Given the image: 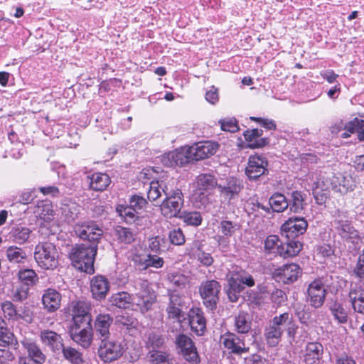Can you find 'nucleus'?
<instances>
[{
  "label": "nucleus",
  "mask_w": 364,
  "mask_h": 364,
  "mask_svg": "<svg viewBox=\"0 0 364 364\" xmlns=\"http://www.w3.org/2000/svg\"><path fill=\"white\" fill-rule=\"evenodd\" d=\"M188 151H184L183 150H175L164 154L161 157V162L163 164L168 167L174 166H184L188 163L190 156H187Z\"/></svg>",
  "instance_id": "obj_26"
},
{
  "label": "nucleus",
  "mask_w": 364,
  "mask_h": 364,
  "mask_svg": "<svg viewBox=\"0 0 364 364\" xmlns=\"http://www.w3.org/2000/svg\"><path fill=\"white\" fill-rule=\"evenodd\" d=\"M218 149V144L213 141H200L188 148L190 159L199 161L214 155Z\"/></svg>",
  "instance_id": "obj_17"
},
{
  "label": "nucleus",
  "mask_w": 364,
  "mask_h": 364,
  "mask_svg": "<svg viewBox=\"0 0 364 364\" xmlns=\"http://www.w3.org/2000/svg\"><path fill=\"white\" fill-rule=\"evenodd\" d=\"M333 227L339 236L346 242L351 243L353 246L358 244L360 240L358 231L353 226L349 220L348 213L338 209L333 215Z\"/></svg>",
  "instance_id": "obj_4"
},
{
  "label": "nucleus",
  "mask_w": 364,
  "mask_h": 364,
  "mask_svg": "<svg viewBox=\"0 0 364 364\" xmlns=\"http://www.w3.org/2000/svg\"><path fill=\"white\" fill-rule=\"evenodd\" d=\"M242 188V182L235 177L228 178L225 181L218 184L220 196L229 203L232 200L237 198Z\"/></svg>",
  "instance_id": "obj_18"
},
{
  "label": "nucleus",
  "mask_w": 364,
  "mask_h": 364,
  "mask_svg": "<svg viewBox=\"0 0 364 364\" xmlns=\"http://www.w3.org/2000/svg\"><path fill=\"white\" fill-rule=\"evenodd\" d=\"M175 343L178 353L191 364H199L200 359L197 348L187 335L180 333L176 337Z\"/></svg>",
  "instance_id": "obj_8"
},
{
  "label": "nucleus",
  "mask_w": 364,
  "mask_h": 364,
  "mask_svg": "<svg viewBox=\"0 0 364 364\" xmlns=\"http://www.w3.org/2000/svg\"><path fill=\"white\" fill-rule=\"evenodd\" d=\"M182 306L183 298L175 292L170 293L169 302L166 308L168 318L181 321V318H183Z\"/></svg>",
  "instance_id": "obj_28"
},
{
  "label": "nucleus",
  "mask_w": 364,
  "mask_h": 364,
  "mask_svg": "<svg viewBox=\"0 0 364 364\" xmlns=\"http://www.w3.org/2000/svg\"><path fill=\"white\" fill-rule=\"evenodd\" d=\"M168 279L171 284L178 288H183L189 282L188 277L180 272L169 274Z\"/></svg>",
  "instance_id": "obj_54"
},
{
  "label": "nucleus",
  "mask_w": 364,
  "mask_h": 364,
  "mask_svg": "<svg viewBox=\"0 0 364 364\" xmlns=\"http://www.w3.org/2000/svg\"><path fill=\"white\" fill-rule=\"evenodd\" d=\"M22 320L26 323H31L33 321V314L29 307L24 306L17 311L16 318L15 321Z\"/></svg>",
  "instance_id": "obj_59"
},
{
  "label": "nucleus",
  "mask_w": 364,
  "mask_h": 364,
  "mask_svg": "<svg viewBox=\"0 0 364 364\" xmlns=\"http://www.w3.org/2000/svg\"><path fill=\"white\" fill-rule=\"evenodd\" d=\"M146 269L149 267L161 268L164 264V259L157 255L147 254Z\"/></svg>",
  "instance_id": "obj_62"
},
{
  "label": "nucleus",
  "mask_w": 364,
  "mask_h": 364,
  "mask_svg": "<svg viewBox=\"0 0 364 364\" xmlns=\"http://www.w3.org/2000/svg\"><path fill=\"white\" fill-rule=\"evenodd\" d=\"M134 287L136 291L134 296H132L125 291L114 294L110 298L111 304L120 309H127L133 303L142 314L149 311L156 301V296L150 291L148 282L136 280Z\"/></svg>",
  "instance_id": "obj_2"
},
{
  "label": "nucleus",
  "mask_w": 364,
  "mask_h": 364,
  "mask_svg": "<svg viewBox=\"0 0 364 364\" xmlns=\"http://www.w3.org/2000/svg\"><path fill=\"white\" fill-rule=\"evenodd\" d=\"M68 309L73 318V326H81L83 323H90V306L86 301L74 300L69 304Z\"/></svg>",
  "instance_id": "obj_13"
},
{
  "label": "nucleus",
  "mask_w": 364,
  "mask_h": 364,
  "mask_svg": "<svg viewBox=\"0 0 364 364\" xmlns=\"http://www.w3.org/2000/svg\"><path fill=\"white\" fill-rule=\"evenodd\" d=\"M33 213L44 222L51 221L55 214L52 203L47 200L38 201L33 208Z\"/></svg>",
  "instance_id": "obj_31"
},
{
  "label": "nucleus",
  "mask_w": 364,
  "mask_h": 364,
  "mask_svg": "<svg viewBox=\"0 0 364 364\" xmlns=\"http://www.w3.org/2000/svg\"><path fill=\"white\" fill-rule=\"evenodd\" d=\"M221 129L225 132H235L239 129L237 122L235 118L220 119L219 121Z\"/></svg>",
  "instance_id": "obj_58"
},
{
  "label": "nucleus",
  "mask_w": 364,
  "mask_h": 364,
  "mask_svg": "<svg viewBox=\"0 0 364 364\" xmlns=\"http://www.w3.org/2000/svg\"><path fill=\"white\" fill-rule=\"evenodd\" d=\"M1 306L5 318H6L9 320H16L17 310L16 306L11 301H5L1 304Z\"/></svg>",
  "instance_id": "obj_55"
},
{
  "label": "nucleus",
  "mask_w": 364,
  "mask_h": 364,
  "mask_svg": "<svg viewBox=\"0 0 364 364\" xmlns=\"http://www.w3.org/2000/svg\"><path fill=\"white\" fill-rule=\"evenodd\" d=\"M197 259L204 266L209 267L213 263V258L210 253L199 251L196 255Z\"/></svg>",
  "instance_id": "obj_63"
},
{
  "label": "nucleus",
  "mask_w": 364,
  "mask_h": 364,
  "mask_svg": "<svg viewBox=\"0 0 364 364\" xmlns=\"http://www.w3.org/2000/svg\"><path fill=\"white\" fill-rule=\"evenodd\" d=\"M31 232L28 228L18 225L12 228L10 237L14 242L23 244L28 241Z\"/></svg>",
  "instance_id": "obj_38"
},
{
  "label": "nucleus",
  "mask_w": 364,
  "mask_h": 364,
  "mask_svg": "<svg viewBox=\"0 0 364 364\" xmlns=\"http://www.w3.org/2000/svg\"><path fill=\"white\" fill-rule=\"evenodd\" d=\"M87 178L90 180V188L95 191H105L111 183L109 176L104 173H94Z\"/></svg>",
  "instance_id": "obj_32"
},
{
  "label": "nucleus",
  "mask_w": 364,
  "mask_h": 364,
  "mask_svg": "<svg viewBox=\"0 0 364 364\" xmlns=\"http://www.w3.org/2000/svg\"><path fill=\"white\" fill-rule=\"evenodd\" d=\"M348 296L354 311L364 314V288L360 284H351Z\"/></svg>",
  "instance_id": "obj_27"
},
{
  "label": "nucleus",
  "mask_w": 364,
  "mask_h": 364,
  "mask_svg": "<svg viewBox=\"0 0 364 364\" xmlns=\"http://www.w3.org/2000/svg\"><path fill=\"white\" fill-rule=\"evenodd\" d=\"M61 295L55 289H48L42 296L43 307L48 312H54L60 306Z\"/></svg>",
  "instance_id": "obj_29"
},
{
  "label": "nucleus",
  "mask_w": 364,
  "mask_h": 364,
  "mask_svg": "<svg viewBox=\"0 0 364 364\" xmlns=\"http://www.w3.org/2000/svg\"><path fill=\"white\" fill-rule=\"evenodd\" d=\"M274 324L282 333L286 331L290 337H294L298 328L294 318L289 312H284L278 316H275L269 320Z\"/></svg>",
  "instance_id": "obj_22"
},
{
  "label": "nucleus",
  "mask_w": 364,
  "mask_h": 364,
  "mask_svg": "<svg viewBox=\"0 0 364 364\" xmlns=\"http://www.w3.org/2000/svg\"><path fill=\"white\" fill-rule=\"evenodd\" d=\"M351 133L358 132L360 140H364V120L355 118L348 127Z\"/></svg>",
  "instance_id": "obj_57"
},
{
  "label": "nucleus",
  "mask_w": 364,
  "mask_h": 364,
  "mask_svg": "<svg viewBox=\"0 0 364 364\" xmlns=\"http://www.w3.org/2000/svg\"><path fill=\"white\" fill-rule=\"evenodd\" d=\"M60 352L65 360H68L70 364H82V353L76 348L71 346H63Z\"/></svg>",
  "instance_id": "obj_36"
},
{
  "label": "nucleus",
  "mask_w": 364,
  "mask_h": 364,
  "mask_svg": "<svg viewBox=\"0 0 364 364\" xmlns=\"http://www.w3.org/2000/svg\"><path fill=\"white\" fill-rule=\"evenodd\" d=\"M18 278L23 283L21 285H32L35 283L37 279V274L34 270L31 269H25L19 271Z\"/></svg>",
  "instance_id": "obj_52"
},
{
  "label": "nucleus",
  "mask_w": 364,
  "mask_h": 364,
  "mask_svg": "<svg viewBox=\"0 0 364 364\" xmlns=\"http://www.w3.org/2000/svg\"><path fill=\"white\" fill-rule=\"evenodd\" d=\"M116 210L119 215L127 223L132 224L134 223L139 218L138 212L129 205H118Z\"/></svg>",
  "instance_id": "obj_39"
},
{
  "label": "nucleus",
  "mask_w": 364,
  "mask_h": 364,
  "mask_svg": "<svg viewBox=\"0 0 364 364\" xmlns=\"http://www.w3.org/2000/svg\"><path fill=\"white\" fill-rule=\"evenodd\" d=\"M191 330L198 336H202L206 330V319L200 308H192L188 314Z\"/></svg>",
  "instance_id": "obj_24"
},
{
  "label": "nucleus",
  "mask_w": 364,
  "mask_h": 364,
  "mask_svg": "<svg viewBox=\"0 0 364 364\" xmlns=\"http://www.w3.org/2000/svg\"><path fill=\"white\" fill-rule=\"evenodd\" d=\"M80 327L73 326L70 331V338L77 345L87 349L90 348L93 341L95 333L90 323L85 328H80Z\"/></svg>",
  "instance_id": "obj_19"
},
{
  "label": "nucleus",
  "mask_w": 364,
  "mask_h": 364,
  "mask_svg": "<svg viewBox=\"0 0 364 364\" xmlns=\"http://www.w3.org/2000/svg\"><path fill=\"white\" fill-rule=\"evenodd\" d=\"M268 161L265 156L259 154L250 156L245 174L250 181H255L262 176L268 174Z\"/></svg>",
  "instance_id": "obj_11"
},
{
  "label": "nucleus",
  "mask_w": 364,
  "mask_h": 364,
  "mask_svg": "<svg viewBox=\"0 0 364 364\" xmlns=\"http://www.w3.org/2000/svg\"><path fill=\"white\" fill-rule=\"evenodd\" d=\"M24 351L25 355L18 358L19 364H43L46 355L40 346L33 338L23 337L18 342Z\"/></svg>",
  "instance_id": "obj_6"
},
{
  "label": "nucleus",
  "mask_w": 364,
  "mask_h": 364,
  "mask_svg": "<svg viewBox=\"0 0 364 364\" xmlns=\"http://www.w3.org/2000/svg\"><path fill=\"white\" fill-rule=\"evenodd\" d=\"M304 196L301 191H294L291 194V200L289 202L290 210L299 213L304 209Z\"/></svg>",
  "instance_id": "obj_46"
},
{
  "label": "nucleus",
  "mask_w": 364,
  "mask_h": 364,
  "mask_svg": "<svg viewBox=\"0 0 364 364\" xmlns=\"http://www.w3.org/2000/svg\"><path fill=\"white\" fill-rule=\"evenodd\" d=\"M302 244L295 239H287L285 242L280 244V256L290 257L296 256L301 250Z\"/></svg>",
  "instance_id": "obj_34"
},
{
  "label": "nucleus",
  "mask_w": 364,
  "mask_h": 364,
  "mask_svg": "<svg viewBox=\"0 0 364 364\" xmlns=\"http://www.w3.org/2000/svg\"><path fill=\"white\" fill-rule=\"evenodd\" d=\"M329 186L324 184L323 181H318L315 188L313 190V195L316 203L323 205L328 198Z\"/></svg>",
  "instance_id": "obj_42"
},
{
  "label": "nucleus",
  "mask_w": 364,
  "mask_h": 364,
  "mask_svg": "<svg viewBox=\"0 0 364 364\" xmlns=\"http://www.w3.org/2000/svg\"><path fill=\"white\" fill-rule=\"evenodd\" d=\"M39 337L42 343L49 347L53 353H60L64 344L60 334L51 330L44 329L40 331Z\"/></svg>",
  "instance_id": "obj_23"
},
{
  "label": "nucleus",
  "mask_w": 364,
  "mask_h": 364,
  "mask_svg": "<svg viewBox=\"0 0 364 364\" xmlns=\"http://www.w3.org/2000/svg\"><path fill=\"white\" fill-rule=\"evenodd\" d=\"M9 346H11L14 349H17L19 346V343L15 335L4 326L2 327V329H0V346L6 347Z\"/></svg>",
  "instance_id": "obj_40"
},
{
  "label": "nucleus",
  "mask_w": 364,
  "mask_h": 364,
  "mask_svg": "<svg viewBox=\"0 0 364 364\" xmlns=\"http://www.w3.org/2000/svg\"><path fill=\"white\" fill-rule=\"evenodd\" d=\"M235 329L237 333H247L251 329V321L249 319L248 314L241 311L235 318Z\"/></svg>",
  "instance_id": "obj_41"
},
{
  "label": "nucleus",
  "mask_w": 364,
  "mask_h": 364,
  "mask_svg": "<svg viewBox=\"0 0 364 364\" xmlns=\"http://www.w3.org/2000/svg\"><path fill=\"white\" fill-rule=\"evenodd\" d=\"M308 223L304 218H289L281 227L282 236L287 239H296L307 229Z\"/></svg>",
  "instance_id": "obj_14"
},
{
  "label": "nucleus",
  "mask_w": 364,
  "mask_h": 364,
  "mask_svg": "<svg viewBox=\"0 0 364 364\" xmlns=\"http://www.w3.org/2000/svg\"><path fill=\"white\" fill-rule=\"evenodd\" d=\"M74 230L82 240L90 242V245H97L104 232L103 230L93 221L77 223Z\"/></svg>",
  "instance_id": "obj_10"
},
{
  "label": "nucleus",
  "mask_w": 364,
  "mask_h": 364,
  "mask_svg": "<svg viewBox=\"0 0 364 364\" xmlns=\"http://www.w3.org/2000/svg\"><path fill=\"white\" fill-rule=\"evenodd\" d=\"M97 251V244L87 245L83 243L76 245L71 249L69 257L75 268L87 274H93L95 272L94 262Z\"/></svg>",
  "instance_id": "obj_3"
},
{
  "label": "nucleus",
  "mask_w": 364,
  "mask_h": 364,
  "mask_svg": "<svg viewBox=\"0 0 364 364\" xmlns=\"http://www.w3.org/2000/svg\"><path fill=\"white\" fill-rule=\"evenodd\" d=\"M6 256L9 262L13 263H25L27 259L26 252L16 246H11L7 249Z\"/></svg>",
  "instance_id": "obj_43"
},
{
  "label": "nucleus",
  "mask_w": 364,
  "mask_h": 364,
  "mask_svg": "<svg viewBox=\"0 0 364 364\" xmlns=\"http://www.w3.org/2000/svg\"><path fill=\"white\" fill-rule=\"evenodd\" d=\"M178 218L188 225L198 226L202 222L201 215L198 211H183Z\"/></svg>",
  "instance_id": "obj_44"
},
{
  "label": "nucleus",
  "mask_w": 364,
  "mask_h": 364,
  "mask_svg": "<svg viewBox=\"0 0 364 364\" xmlns=\"http://www.w3.org/2000/svg\"><path fill=\"white\" fill-rule=\"evenodd\" d=\"M147 198L155 203L154 205H160L161 214L166 218H178L181 213L184 198L176 178L166 176L162 180L151 181Z\"/></svg>",
  "instance_id": "obj_1"
},
{
  "label": "nucleus",
  "mask_w": 364,
  "mask_h": 364,
  "mask_svg": "<svg viewBox=\"0 0 364 364\" xmlns=\"http://www.w3.org/2000/svg\"><path fill=\"white\" fill-rule=\"evenodd\" d=\"M283 333L270 321L265 326L264 336L267 344L271 347H275L280 342Z\"/></svg>",
  "instance_id": "obj_33"
},
{
  "label": "nucleus",
  "mask_w": 364,
  "mask_h": 364,
  "mask_svg": "<svg viewBox=\"0 0 364 364\" xmlns=\"http://www.w3.org/2000/svg\"><path fill=\"white\" fill-rule=\"evenodd\" d=\"M330 310L334 318L341 323H346L348 321V314L343 305L338 302H335L330 307Z\"/></svg>",
  "instance_id": "obj_50"
},
{
  "label": "nucleus",
  "mask_w": 364,
  "mask_h": 364,
  "mask_svg": "<svg viewBox=\"0 0 364 364\" xmlns=\"http://www.w3.org/2000/svg\"><path fill=\"white\" fill-rule=\"evenodd\" d=\"M115 322L119 326H124L127 329L135 328L137 323L136 318L128 314L117 316Z\"/></svg>",
  "instance_id": "obj_56"
},
{
  "label": "nucleus",
  "mask_w": 364,
  "mask_h": 364,
  "mask_svg": "<svg viewBox=\"0 0 364 364\" xmlns=\"http://www.w3.org/2000/svg\"><path fill=\"white\" fill-rule=\"evenodd\" d=\"M220 289V283L214 279L202 282L199 287V293L203 303L210 310L215 309L217 307Z\"/></svg>",
  "instance_id": "obj_9"
},
{
  "label": "nucleus",
  "mask_w": 364,
  "mask_h": 364,
  "mask_svg": "<svg viewBox=\"0 0 364 364\" xmlns=\"http://www.w3.org/2000/svg\"><path fill=\"white\" fill-rule=\"evenodd\" d=\"M109 288V282L105 276L96 275L90 280V291L95 300L102 301L105 299Z\"/></svg>",
  "instance_id": "obj_21"
},
{
  "label": "nucleus",
  "mask_w": 364,
  "mask_h": 364,
  "mask_svg": "<svg viewBox=\"0 0 364 364\" xmlns=\"http://www.w3.org/2000/svg\"><path fill=\"white\" fill-rule=\"evenodd\" d=\"M218 228L222 234V236L219 237L218 242L222 245L225 242V237H230L235 235L236 230L240 229V225L230 220H223L220 221Z\"/></svg>",
  "instance_id": "obj_35"
},
{
  "label": "nucleus",
  "mask_w": 364,
  "mask_h": 364,
  "mask_svg": "<svg viewBox=\"0 0 364 364\" xmlns=\"http://www.w3.org/2000/svg\"><path fill=\"white\" fill-rule=\"evenodd\" d=\"M301 275V269L295 263L284 264L276 269L272 273V277L275 281L284 284L294 283Z\"/></svg>",
  "instance_id": "obj_15"
},
{
  "label": "nucleus",
  "mask_w": 364,
  "mask_h": 364,
  "mask_svg": "<svg viewBox=\"0 0 364 364\" xmlns=\"http://www.w3.org/2000/svg\"><path fill=\"white\" fill-rule=\"evenodd\" d=\"M151 364H170L171 358L169 353L161 350L150 351Z\"/></svg>",
  "instance_id": "obj_51"
},
{
  "label": "nucleus",
  "mask_w": 364,
  "mask_h": 364,
  "mask_svg": "<svg viewBox=\"0 0 364 364\" xmlns=\"http://www.w3.org/2000/svg\"><path fill=\"white\" fill-rule=\"evenodd\" d=\"M168 237L171 242L175 245H181L185 242V236L180 228L170 231Z\"/></svg>",
  "instance_id": "obj_61"
},
{
  "label": "nucleus",
  "mask_w": 364,
  "mask_h": 364,
  "mask_svg": "<svg viewBox=\"0 0 364 364\" xmlns=\"http://www.w3.org/2000/svg\"><path fill=\"white\" fill-rule=\"evenodd\" d=\"M271 300L273 303L280 305L287 300V295L284 291L275 289L271 294Z\"/></svg>",
  "instance_id": "obj_64"
},
{
  "label": "nucleus",
  "mask_w": 364,
  "mask_h": 364,
  "mask_svg": "<svg viewBox=\"0 0 364 364\" xmlns=\"http://www.w3.org/2000/svg\"><path fill=\"white\" fill-rule=\"evenodd\" d=\"M29 287L20 284L13 291V299L15 301H22L28 297Z\"/></svg>",
  "instance_id": "obj_60"
},
{
  "label": "nucleus",
  "mask_w": 364,
  "mask_h": 364,
  "mask_svg": "<svg viewBox=\"0 0 364 364\" xmlns=\"http://www.w3.org/2000/svg\"><path fill=\"white\" fill-rule=\"evenodd\" d=\"M220 341L230 353L241 355L250 351V347L246 346L244 338L233 333H225L221 336Z\"/></svg>",
  "instance_id": "obj_16"
},
{
  "label": "nucleus",
  "mask_w": 364,
  "mask_h": 364,
  "mask_svg": "<svg viewBox=\"0 0 364 364\" xmlns=\"http://www.w3.org/2000/svg\"><path fill=\"white\" fill-rule=\"evenodd\" d=\"M279 237L277 235H269L264 241V249L268 253H274L280 255V244Z\"/></svg>",
  "instance_id": "obj_49"
},
{
  "label": "nucleus",
  "mask_w": 364,
  "mask_h": 364,
  "mask_svg": "<svg viewBox=\"0 0 364 364\" xmlns=\"http://www.w3.org/2000/svg\"><path fill=\"white\" fill-rule=\"evenodd\" d=\"M112 323L113 318L109 314H100L96 316L92 329L95 341L111 337L109 328Z\"/></svg>",
  "instance_id": "obj_20"
},
{
  "label": "nucleus",
  "mask_w": 364,
  "mask_h": 364,
  "mask_svg": "<svg viewBox=\"0 0 364 364\" xmlns=\"http://www.w3.org/2000/svg\"><path fill=\"white\" fill-rule=\"evenodd\" d=\"M34 259L45 270H53L58 265V252L55 245L49 242H39L35 247Z\"/></svg>",
  "instance_id": "obj_5"
},
{
  "label": "nucleus",
  "mask_w": 364,
  "mask_h": 364,
  "mask_svg": "<svg viewBox=\"0 0 364 364\" xmlns=\"http://www.w3.org/2000/svg\"><path fill=\"white\" fill-rule=\"evenodd\" d=\"M269 205L272 211L281 213L289 207V202L283 194L276 193L269 198Z\"/></svg>",
  "instance_id": "obj_37"
},
{
  "label": "nucleus",
  "mask_w": 364,
  "mask_h": 364,
  "mask_svg": "<svg viewBox=\"0 0 364 364\" xmlns=\"http://www.w3.org/2000/svg\"><path fill=\"white\" fill-rule=\"evenodd\" d=\"M331 186L334 191L345 194L353 191L355 187V183L351 176L338 173L332 177Z\"/></svg>",
  "instance_id": "obj_25"
},
{
  "label": "nucleus",
  "mask_w": 364,
  "mask_h": 364,
  "mask_svg": "<svg viewBox=\"0 0 364 364\" xmlns=\"http://www.w3.org/2000/svg\"><path fill=\"white\" fill-rule=\"evenodd\" d=\"M97 342V355L104 363H112L119 359L124 352L123 345L111 337L95 341Z\"/></svg>",
  "instance_id": "obj_7"
},
{
  "label": "nucleus",
  "mask_w": 364,
  "mask_h": 364,
  "mask_svg": "<svg viewBox=\"0 0 364 364\" xmlns=\"http://www.w3.org/2000/svg\"><path fill=\"white\" fill-rule=\"evenodd\" d=\"M326 289L321 279L311 282L306 291V302L312 307L318 309L323 306L326 296Z\"/></svg>",
  "instance_id": "obj_12"
},
{
  "label": "nucleus",
  "mask_w": 364,
  "mask_h": 364,
  "mask_svg": "<svg viewBox=\"0 0 364 364\" xmlns=\"http://www.w3.org/2000/svg\"><path fill=\"white\" fill-rule=\"evenodd\" d=\"M62 214L68 223L73 222L80 213V207L75 203L63 204L61 206Z\"/></svg>",
  "instance_id": "obj_47"
},
{
  "label": "nucleus",
  "mask_w": 364,
  "mask_h": 364,
  "mask_svg": "<svg viewBox=\"0 0 364 364\" xmlns=\"http://www.w3.org/2000/svg\"><path fill=\"white\" fill-rule=\"evenodd\" d=\"M228 289L235 291V292H242L244 289V286L240 280L238 276V271L231 272L228 275Z\"/></svg>",
  "instance_id": "obj_53"
},
{
  "label": "nucleus",
  "mask_w": 364,
  "mask_h": 364,
  "mask_svg": "<svg viewBox=\"0 0 364 364\" xmlns=\"http://www.w3.org/2000/svg\"><path fill=\"white\" fill-rule=\"evenodd\" d=\"M114 235L120 242L130 244L135 240V234L127 228L117 226L114 229Z\"/></svg>",
  "instance_id": "obj_45"
},
{
  "label": "nucleus",
  "mask_w": 364,
  "mask_h": 364,
  "mask_svg": "<svg viewBox=\"0 0 364 364\" xmlns=\"http://www.w3.org/2000/svg\"><path fill=\"white\" fill-rule=\"evenodd\" d=\"M323 351V346L318 342L308 343L306 346L304 362L306 364H317Z\"/></svg>",
  "instance_id": "obj_30"
},
{
  "label": "nucleus",
  "mask_w": 364,
  "mask_h": 364,
  "mask_svg": "<svg viewBox=\"0 0 364 364\" xmlns=\"http://www.w3.org/2000/svg\"><path fill=\"white\" fill-rule=\"evenodd\" d=\"M198 186L204 190L211 189L215 186H218L215 178L208 173L200 174L198 176L197 180Z\"/></svg>",
  "instance_id": "obj_48"
}]
</instances>
